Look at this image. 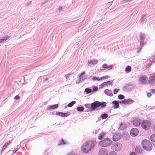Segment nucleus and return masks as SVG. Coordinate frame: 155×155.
Masks as SVG:
<instances>
[{"label":"nucleus","instance_id":"nucleus-23","mask_svg":"<svg viewBox=\"0 0 155 155\" xmlns=\"http://www.w3.org/2000/svg\"><path fill=\"white\" fill-rule=\"evenodd\" d=\"M142 150V148L139 146L137 147L135 149V152L137 153H140Z\"/></svg>","mask_w":155,"mask_h":155},{"label":"nucleus","instance_id":"nucleus-19","mask_svg":"<svg viewBox=\"0 0 155 155\" xmlns=\"http://www.w3.org/2000/svg\"><path fill=\"white\" fill-rule=\"evenodd\" d=\"M134 102V101L131 99H125V104H131Z\"/></svg>","mask_w":155,"mask_h":155},{"label":"nucleus","instance_id":"nucleus-30","mask_svg":"<svg viewBox=\"0 0 155 155\" xmlns=\"http://www.w3.org/2000/svg\"><path fill=\"white\" fill-rule=\"evenodd\" d=\"M84 108L83 107H78L77 108V110L79 112H82L84 111Z\"/></svg>","mask_w":155,"mask_h":155},{"label":"nucleus","instance_id":"nucleus-43","mask_svg":"<svg viewBox=\"0 0 155 155\" xmlns=\"http://www.w3.org/2000/svg\"><path fill=\"white\" fill-rule=\"evenodd\" d=\"M62 142H60L58 144L59 146L62 145L63 144H65L66 143L64 142V140L63 139H62L61 140Z\"/></svg>","mask_w":155,"mask_h":155},{"label":"nucleus","instance_id":"nucleus-51","mask_svg":"<svg viewBox=\"0 0 155 155\" xmlns=\"http://www.w3.org/2000/svg\"><path fill=\"white\" fill-rule=\"evenodd\" d=\"M68 155H77L75 153L73 152H71L68 153Z\"/></svg>","mask_w":155,"mask_h":155},{"label":"nucleus","instance_id":"nucleus-64","mask_svg":"<svg viewBox=\"0 0 155 155\" xmlns=\"http://www.w3.org/2000/svg\"><path fill=\"white\" fill-rule=\"evenodd\" d=\"M154 128L155 129V126H154Z\"/></svg>","mask_w":155,"mask_h":155},{"label":"nucleus","instance_id":"nucleus-29","mask_svg":"<svg viewBox=\"0 0 155 155\" xmlns=\"http://www.w3.org/2000/svg\"><path fill=\"white\" fill-rule=\"evenodd\" d=\"M97 62V61L95 60H92L89 63L90 64L94 65L96 64Z\"/></svg>","mask_w":155,"mask_h":155},{"label":"nucleus","instance_id":"nucleus-28","mask_svg":"<svg viewBox=\"0 0 155 155\" xmlns=\"http://www.w3.org/2000/svg\"><path fill=\"white\" fill-rule=\"evenodd\" d=\"M76 103V102L75 101H73L70 103L68 104L67 105L68 107H70L73 106V105Z\"/></svg>","mask_w":155,"mask_h":155},{"label":"nucleus","instance_id":"nucleus-38","mask_svg":"<svg viewBox=\"0 0 155 155\" xmlns=\"http://www.w3.org/2000/svg\"><path fill=\"white\" fill-rule=\"evenodd\" d=\"M92 79L93 81L97 80L99 81L101 80V79H100V78H99L98 77H97L96 76L93 77Z\"/></svg>","mask_w":155,"mask_h":155},{"label":"nucleus","instance_id":"nucleus-44","mask_svg":"<svg viewBox=\"0 0 155 155\" xmlns=\"http://www.w3.org/2000/svg\"><path fill=\"white\" fill-rule=\"evenodd\" d=\"M109 155H117L116 152L114 151H112L110 152Z\"/></svg>","mask_w":155,"mask_h":155},{"label":"nucleus","instance_id":"nucleus-14","mask_svg":"<svg viewBox=\"0 0 155 155\" xmlns=\"http://www.w3.org/2000/svg\"><path fill=\"white\" fill-rule=\"evenodd\" d=\"M85 74V71H83L82 72L81 74H79L78 75V76L79 77V78H81V80H84L85 79L87 78V75H84Z\"/></svg>","mask_w":155,"mask_h":155},{"label":"nucleus","instance_id":"nucleus-42","mask_svg":"<svg viewBox=\"0 0 155 155\" xmlns=\"http://www.w3.org/2000/svg\"><path fill=\"white\" fill-rule=\"evenodd\" d=\"M93 92H94V91H97L98 90V87L97 86H94L93 87Z\"/></svg>","mask_w":155,"mask_h":155},{"label":"nucleus","instance_id":"nucleus-33","mask_svg":"<svg viewBox=\"0 0 155 155\" xmlns=\"http://www.w3.org/2000/svg\"><path fill=\"white\" fill-rule=\"evenodd\" d=\"M118 98L120 100H123L124 99L125 97L122 94H119L118 96Z\"/></svg>","mask_w":155,"mask_h":155},{"label":"nucleus","instance_id":"nucleus-4","mask_svg":"<svg viewBox=\"0 0 155 155\" xmlns=\"http://www.w3.org/2000/svg\"><path fill=\"white\" fill-rule=\"evenodd\" d=\"M112 143V141L109 138H106L100 141L99 144L103 147H107L110 146Z\"/></svg>","mask_w":155,"mask_h":155},{"label":"nucleus","instance_id":"nucleus-11","mask_svg":"<svg viewBox=\"0 0 155 155\" xmlns=\"http://www.w3.org/2000/svg\"><path fill=\"white\" fill-rule=\"evenodd\" d=\"M155 80V74H151L149 78V82L150 84H152L154 82Z\"/></svg>","mask_w":155,"mask_h":155},{"label":"nucleus","instance_id":"nucleus-50","mask_svg":"<svg viewBox=\"0 0 155 155\" xmlns=\"http://www.w3.org/2000/svg\"><path fill=\"white\" fill-rule=\"evenodd\" d=\"M113 67V65H109L107 66V69H108V70H110Z\"/></svg>","mask_w":155,"mask_h":155},{"label":"nucleus","instance_id":"nucleus-20","mask_svg":"<svg viewBox=\"0 0 155 155\" xmlns=\"http://www.w3.org/2000/svg\"><path fill=\"white\" fill-rule=\"evenodd\" d=\"M126 127V125L125 123H121L120 124L119 129L120 130H123Z\"/></svg>","mask_w":155,"mask_h":155},{"label":"nucleus","instance_id":"nucleus-12","mask_svg":"<svg viewBox=\"0 0 155 155\" xmlns=\"http://www.w3.org/2000/svg\"><path fill=\"white\" fill-rule=\"evenodd\" d=\"M134 86L132 84L130 83L126 84L124 87V88L127 90L129 91L131 90L133 88Z\"/></svg>","mask_w":155,"mask_h":155},{"label":"nucleus","instance_id":"nucleus-48","mask_svg":"<svg viewBox=\"0 0 155 155\" xmlns=\"http://www.w3.org/2000/svg\"><path fill=\"white\" fill-rule=\"evenodd\" d=\"M81 81V78H79L78 79V80H77L76 81V84H79Z\"/></svg>","mask_w":155,"mask_h":155},{"label":"nucleus","instance_id":"nucleus-53","mask_svg":"<svg viewBox=\"0 0 155 155\" xmlns=\"http://www.w3.org/2000/svg\"><path fill=\"white\" fill-rule=\"evenodd\" d=\"M19 98L20 97L18 95H16L14 97V99L15 100L18 99H19Z\"/></svg>","mask_w":155,"mask_h":155},{"label":"nucleus","instance_id":"nucleus-6","mask_svg":"<svg viewBox=\"0 0 155 155\" xmlns=\"http://www.w3.org/2000/svg\"><path fill=\"white\" fill-rule=\"evenodd\" d=\"M121 137L120 133H117L114 134L113 137V140L114 141L116 142L119 140Z\"/></svg>","mask_w":155,"mask_h":155},{"label":"nucleus","instance_id":"nucleus-25","mask_svg":"<svg viewBox=\"0 0 155 155\" xmlns=\"http://www.w3.org/2000/svg\"><path fill=\"white\" fill-rule=\"evenodd\" d=\"M84 91L86 92L87 94H89L91 92H93L92 89L89 88L88 87L86 88L85 89Z\"/></svg>","mask_w":155,"mask_h":155},{"label":"nucleus","instance_id":"nucleus-58","mask_svg":"<svg viewBox=\"0 0 155 155\" xmlns=\"http://www.w3.org/2000/svg\"><path fill=\"white\" fill-rule=\"evenodd\" d=\"M130 155H136V154L134 152H133L131 153Z\"/></svg>","mask_w":155,"mask_h":155},{"label":"nucleus","instance_id":"nucleus-15","mask_svg":"<svg viewBox=\"0 0 155 155\" xmlns=\"http://www.w3.org/2000/svg\"><path fill=\"white\" fill-rule=\"evenodd\" d=\"M146 80V77L145 76H142L140 78V82L142 84L145 83Z\"/></svg>","mask_w":155,"mask_h":155},{"label":"nucleus","instance_id":"nucleus-3","mask_svg":"<svg viewBox=\"0 0 155 155\" xmlns=\"http://www.w3.org/2000/svg\"><path fill=\"white\" fill-rule=\"evenodd\" d=\"M142 146L144 149L148 151H150L152 148L151 143L150 141L147 140L143 141Z\"/></svg>","mask_w":155,"mask_h":155},{"label":"nucleus","instance_id":"nucleus-13","mask_svg":"<svg viewBox=\"0 0 155 155\" xmlns=\"http://www.w3.org/2000/svg\"><path fill=\"white\" fill-rule=\"evenodd\" d=\"M119 101H114L112 102V104L113 105V107L114 109H117L119 107Z\"/></svg>","mask_w":155,"mask_h":155},{"label":"nucleus","instance_id":"nucleus-34","mask_svg":"<svg viewBox=\"0 0 155 155\" xmlns=\"http://www.w3.org/2000/svg\"><path fill=\"white\" fill-rule=\"evenodd\" d=\"M56 114L63 117L64 113L61 112H57L56 113Z\"/></svg>","mask_w":155,"mask_h":155},{"label":"nucleus","instance_id":"nucleus-7","mask_svg":"<svg viewBox=\"0 0 155 155\" xmlns=\"http://www.w3.org/2000/svg\"><path fill=\"white\" fill-rule=\"evenodd\" d=\"M139 130L137 128H132L130 131V134L132 137H136L138 134Z\"/></svg>","mask_w":155,"mask_h":155},{"label":"nucleus","instance_id":"nucleus-24","mask_svg":"<svg viewBox=\"0 0 155 155\" xmlns=\"http://www.w3.org/2000/svg\"><path fill=\"white\" fill-rule=\"evenodd\" d=\"M9 38V36H7L4 37V38L0 39V43L5 42L6 40H8Z\"/></svg>","mask_w":155,"mask_h":155},{"label":"nucleus","instance_id":"nucleus-41","mask_svg":"<svg viewBox=\"0 0 155 155\" xmlns=\"http://www.w3.org/2000/svg\"><path fill=\"white\" fill-rule=\"evenodd\" d=\"M106 85H107V83H106V82H104V83H102L100 85V86L101 87H103L104 86H106Z\"/></svg>","mask_w":155,"mask_h":155},{"label":"nucleus","instance_id":"nucleus-55","mask_svg":"<svg viewBox=\"0 0 155 155\" xmlns=\"http://www.w3.org/2000/svg\"><path fill=\"white\" fill-rule=\"evenodd\" d=\"M147 95L149 97H150L152 96V94L150 92L148 93H147Z\"/></svg>","mask_w":155,"mask_h":155},{"label":"nucleus","instance_id":"nucleus-10","mask_svg":"<svg viewBox=\"0 0 155 155\" xmlns=\"http://www.w3.org/2000/svg\"><path fill=\"white\" fill-rule=\"evenodd\" d=\"M99 155H108V152L104 148H102L99 151Z\"/></svg>","mask_w":155,"mask_h":155},{"label":"nucleus","instance_id":"nucleus-35","mask_svg":"<svg viewBox=\"0 0 155 155\" xmlns=\"http://www.w3.org/2000/svg\"><path fill=\"white\" fill-rule=\"evenodd\" d=\"M140 45V47H139L137 49V50L136 51V52L137 53H138V54L140 52L142 49V47L143 46H142L141 45Z\"/></svg>","mask_w":155,"mask_h":155},{"label":"nucleus","instance_id":"nucleus-26","mask_svg":"<svg viewBox=\"0 0 155 155\" xmlns=\"http://www.w3.org/2000/svg\"><path fill=\"white\" fill-rule=\"evenodd\" d=\"M85 106L86 108H88L87 110V111H91V108H90L91 106V104H85Z\"/></svg>","mask_w":155,"mask_h":155},{"label":"nucleus","instance_id":"nucleus-54","mask_svg":"<svg viewBox=\"0 0 155 155\" xmlns=\"http://www.w3.org/2000/svg\"><path fill=\"white\" fill-rule=\"evenodd\" d=\"M71 75V74L70 73H69L66 75L65 76L66 78L68 79L69 78V76H70Z\"/></svg>","mask_w":155,"mask_h":155},{"label":"nucleus","instance_id":"nucleus-60","mask_svg":"<svg viewBox=\"0 0 155 155\" xmlns=\"http://www.w3.org/2000/svg\"><path fill=\"white\" fill-rule=\"evenodd\" d=\"M31 2H28V3H26L25 4L26 6H28L29 5L30 3H31Z\"/></svg>","mask_w":155,"mask_h":155},{"label":"nucleus","instance_id":"nucleus-17","mask_svg":"<svg viewBox=\"0 0 155 155\" xmlns=\"http://www.w3.org/2000/svg\"><path fill=\"white\" fill-rule=\"evenodd\" d=\"M58 107V104H54L51 106H49L47 107V109L48 110L54 109L57 108Z\"/></svg>","mask_w":155,"mask_h":155},{"label":"nucleus","instance_id":"nucleus-36","mask_svg":"<svg viewBox=\"0 0 155 155\" xmlns=\"http://www.w3.org/2000/svg\"><path fill=\"white\" fill-rule=\"evenodd\" d=\"M133 0H123L122 1V2L123 4H125L127 3H128Z\"/></svg>","mask_w":155,"mask_h":155},{"label":"nucleus","instance_id":"nucleus-56","mask_svg":"<svg viewBox=\"0 0 155 155\" xmlns=\"http://www.w3.org/2000/svg\"><path fill=\"white\" fill-rule=\"evenodd\" d=\"M100 130V129H99L97 130H96L95 131V132H94L95 134H98Z\"/></svg>","mask_w":155,"mask_h":155},{"label":"nucleus","instance_id":"nucleus-37","mask_svg":"<svg viewBox=\"0 0 155 155\" xmlns=\"http://www.w3.org/2000/svg\"><path fill=\"white\" fill-rule=\"evenodd\" d=\"M71 114L70 112L64 113L63 117H67L69 116Z\"/></svg>","mask_w":155,"mask_h":155},{"label":"nucleus","instance_id":"nucleus-46","mask_svg":"<svg viewBox=\"0 0 155 155\" xmlns=\"http://www.w3.org/2000/svg\"><path fill=\"white\" fill-rule=\"evenodd\" d=\"M119 103L120 104H125V99H124L122 101H119Z\"/></svg>","mask_w":155,"mask_h":155},{"label":"nucleus","instance_id":"nucleus-49","mask_svg":"<svg viewBox=\"0 0 155 155\" xmlns=\"http://www.w3.org/2000/svg\"><path fill=\"white\" fill-rule=\"evenodd\" d=\"M106 83L107 85H111L112 84V82L110 81H108Z\"/></svg>","mask_w":155,"mask_h":155},{"label":"nucleus","instance_id":"nucleus-21","mask_svg":"<svg viewBox=\"0 0 155 155\" xmlns=\"http://www.w3.org/2000/svg\"><path fill=\"white\" fill-rule=\"evenodd\" d=\"M105 134V133L104 132H103L100 133L98 138L99 140H101Z\"/></svg>","mask_w":155,"mask_h":155},{"label":"nucleus","instance_id":"nucleus-16","mask_svg":"<svg viewBox=\"0 0 155 155\" xmlns=\"http://www.w3.org/2000/svg\"><path fill=\"white\" fill-rule=\"evenodd\" d=\"M122 148V145L120 143L116 144L115 146V149L116 151H120Z\"/></svg>","mask_w":155,"mask_h":155},{"label":"nucleus","instance_id":"nucleus-18","mask_svg":"<svg viewBox=\"0 0 155 155\" xmlns=\"http://www.w3.org/2000/svg\"><path fill=\"white\" fill-rule=\"evenodd\" d=\"M104 93L110 96H113V93L112 91L108 89H106L104 91Z\"/></svg>","mask_w":155,"mask_h":155},{"label":"nucleus","instance_id":"nucleus-31","mask_svg":"<svg viewBox=\"0 0 155 155\" xmlns=\"http://www.w3.org/2000/svg\"><path fill=\"white\" fill-rule=\"evenodd\" d=\"M108 115L106 113H104L103 114H101V117L103 119H106L108 117Z\"/></svg>","mask_w":155,"mask_h":155},{"label":"nucleus","instance_id":"nucleus-63","mask_svg":"<svg viewBox=\"0 0 155 155\" xmlns=\"http://www.w3.org/2000/svg\"><path fill=\"white\" fill-rule=\"evenodd\" d=\"M45 3H42V4H41V5H43V4H45Z\"/></svg>","mask_w":155,"mask_h":155},{"label":"nucleus","instance_id":"nucleus-22","mask_svg":"<svg viewBox=\"0 0 155 155\" xmlns=\"http://www.w3.org/2000/svg\"><path fill=\"white\" fill-rule=\"evenodd\" d=\"M147 15L146 14H144L143 15L139 21V22L140 23H142L143 22L145 19L146 18Z\"/></svg>","mask_w":155,"mask_h":155},{"label":"nucleus","instance_id":"nucleus-45","mask_svg":"<svg viewBox=\"0 0 155 155\" xmlns=\"http://www.w3.org/2000/svg\"><path fill=\"white\" fill-rule=\"evenodd\" d=\"M119 89H115L114 90V94H116L119 91Z\"/></svg>","mask_w":155,"mask_h":155},{"label":"nucleus","instance_id":"nucleus-57","mask_svg":"<svg viewBox=\"0 0 155 155\" xmlns=\"http://www.w3.org/2000/svg\"><path fill=\"white\" fill-rule=\"evenodd\" d=\"M150 91L154 94L155 93V89H151Z\"/></svg>","mask_w":155,"mask_h":155},{"label":"nucleus","instance_id":"nucleus-9","mask_svg":"<svg viewBox=\"0 0 155 155\" xmlns=\"http://www.w3.org/2000/svg\"><path fill=\"white\" fill-rule=\"evenodd\" d=\"M145 37V35L142 33H141L140 36V44L142 46H143L144 45V40Z\"/></svg>","mask_w":155,"mask_h":155},{"label":"nucleus","instance_id":"nucleus-62","mask_svg":"<svg viewBox=\"0 0 155 155\" xmlns=\"http://www.w3.org/2000/svg\"><path fill=\"white\" fill-rule=\"evenodd\" d=\"M44 155H48V153H46V152H44Z\"/></svg>","mask_w":155,"mask_h":155},{"label":"nucleus","instance_id":"nucleus-39","mask_svg":"<svg viewBox=\"0 0 155 155\" xmlns=\"http://www.w3.org/2000/svg\"><path fill=\"white\" fill-rule=\"evenodd\" d=\"M8 145H6V143H5L4 146L2 147V152L7 147Z\"/></svg>","mask_w":155,"mask_h":155},{"label":"nucleus","instance_id":"nucleus-61","mask_svg":"<svg viewBox=\"0 0 155 155\" xmlns=\"http://www.w3.org/2000/svg\"><path fill=\"white\" fill-rule=\"evenodd\" d=\"M11 143V142L10 141H8V142H7L6 144L7 145H8V146Z\"/></svg>","mask_w":155,"mask_h":155},{"label":"nucleus","instance_id":"nucleus-32","mask_svg":"<svg viewBox=\"0 0 155 155\" xmlns=\"http://www.w3.org/2000/svg\"><path fill=\"white\" fill-rule=\"evenodd\" d=\"M150 138L152 141L155 142V134H152L150 136Z\"/></svg>","mask_w":155,"mask_h":155},{"label":"nucleus","instance_id":"nucleus-5","mask_svg":"<svg viewBox=\"0 0 155 155\" xmlns=\"http://www.w3.org/2000/svg\"><path fill=\"white\" fill-rule=\"evenodd\" d=\"M151 123L148 120H144L141 124V126L143 129L146 130H148L150 127Z\"/></svg>","mask_w":155,"mask_h":155},{"label":"nucleus","instance_id":"nucleus-52","mask_svg":"<svg viewBox=\"0 0 155 155\" xmlns=\"http://www.w3.org/2000/svg\"><path fill=\"white\" fill-rule=\"evenodd\" d=\"M62 8L61 7H59L58 8V12H61V11H62Z\"/></svg>","mask_w":155,"mask_h":155},{"label":"nucleus","instance_id":"nucleus-27","mask_svg":"<svg viewBox=\"0 0 155 155\" xmlns=\"http://www.w3.org/2000/svg\"><path fill=\"white\" fill-rule=\"evenodd\" d=\"M131 68L130 66H128L125 68V71L126 72L129 73L131 71Z\"/></svg>","mask_w":155,"mask_h":155},{"label":"nucleus","instance_id":"nucleus-8","mask_svg":"<svg viewBox=\"0 0 155 155\" xmlns=\"http://www.w3.org/2000/svg\"><path fill=\"white\" fill-rule=\"evenodd\" d=\"M141 123V120L139 118H136L133 121V124L136 126H140Z\"/></svg>","mask_w":155,"mask_h":155},{"label":"nucleus","instance_id":"nucleus-47","mask_svg":"<svg viewBox=\"0 0 155 155\" xmlns=\"http://www.w3.org/2000/svg\"><path fill=\"white\" fill-rule=\"evenodd\" d=\"M102 68H105V69H107V65L106 64H104L102 66Z\"/></svg>","mask_w":155,"mask_h":155},{"label":"nucleus","instance_id":"nucleus-2","mask_svg":"<svg viewBox=\"0 0 155 155\" xmlns=\"http://www.w3.org/2000/svg\"><path fill=\"white\" fill-rule=\"evenodd\" d=\"M106 104L107 103L105 102H100L97 101H95L91 104V111L95 110L97 107H100L101 108H103L106 107Z\"/></svg>","mask_w":155,"mask_h":155},{"label":"nucleus","instance_id":"nucleus-40","mask_svg":"<svg viewBox=\"0 0 155 155\" xmlns=\"http://www.w3.org/2000/svg\"><path fill=\"white\" fill-rule=\"evenodd\" d=\"M109 78V76L108 75L106 76H103L102 77H101L100 78V79H101V80L102 79H105L106 78Z\"/></svg>","mask_w":155,"mask_h":155},{"label":"nucleus","instance_id":"nucleus-1","mask_svg":"<svg viewBox=\"0 0 155 155\" xmlns=\"http://www.w3.org/2000/svg\"><path fill=\"white\" fill-rule=\"evenodd\" d=\"M95 142L93 140H88L84 143L81 147V150L82 153H87L94 146Z\"/></svg>","mask_w":155,"mask_h":155},{"label":"nucleus","instance_id":"nucleus-59","mask_svg":"<svg viewBox=\"0 0 155 155\" xmlns=\"http://www.w3.org/2000/svg\"><path fill=\"white\" fill-rule=\"evenodd\" d=\"M16 150H14L13 151V154H14V153H15L18 150V148H17L16 149Z\"/></svg>","mask_w":155,"mask_h":155}]
</instances>
